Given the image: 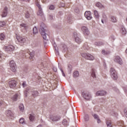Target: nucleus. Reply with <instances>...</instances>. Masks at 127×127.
<instances>
[{"mask_svg": "<svg viewBox=\"0 0 127 127\" xmlns=\"http://www.w3.org/2000/svg\"><path fill=\"white\" fill-rule=\"evenodd\" d=\"M81 56L86 60H91L93 61L95 59L94 56H92V55L88 53H82L81 54Z\"/></svg>", "mask_w": 127, "mask_h": 127, "instance_id": "obj_1", "label": "nucleus"}, {"mask_svg": "<svg viewBox=\"0 0 127 127\" xmlns=\"http://www.w3.org/2000/svg\"><path fill=\"white\" fill-rule=\"evenodd\" d=\"M6 116L7 117L11 118V117H13V113L10 110H8L6 113Z\"/></svg>", "mask_w": 127, "mask_h": 127, "instance_id": "obj_17", "label": "nucleus"}, {"mask_svg": "<svg viewBox=\"0 0 127 127\" xmlns=\"http://www.w3.org/2000/svg\"><path fill=\"white\" fill-rule=\"evenodd\" d=\"M5 25V22L4 21H0V27H2V26H4Z\"/></svg>", "mask_w": 127, "mask_h": 127, "instance_id": "obj_35", "label": "nucleus"}, {"mask_svg": "<svg viewBox=\"0 0 127 127\" xmlns=\"http://www.w3.org/2000/svg\"><path fill=\"white\" fill-rule=\"evenodd\" d=\"M53 70L55 72H57V68L56 67H53Z\"/></svg>", "mask_w": 127, "mask_h": 127, "instance_id": "obj_47", "label": "nucleus"}, {"mask_svg": "<svg viewBox=\"0 0 127 127\" xmlns=\"http://www.w3.org/2000/svg\"><path fill=\"white\" fill-rule=\"evenodd\" d=\"M126 53L127 54V49L126 50Z\"/></svg>", "mask_w": 127, "mask_h": 127, "instance_id": "obj_55", "label": "nucleus"}, {"mask_svg": "<svg viewBox=\"0 0 127 127\" xmlns=\"http://www.w3.org/2000/svg\"><path fill=\"white\" fill-rule=\"evenodd\" d=\"M19 123L21 124V125H25L26 124L25 120L23 118H21L19 119Z\"/></svg>", "mask_w": 127, "mask_h": 127, "instance_id": "obj_19", "label": "nucleus"}, {"mask_svg": "<svg viewBox=\"0 0 127 127\" xmlns=\"http://www.w3.org/2000/svg\"><path fill=\"white\" fill-rule=\"evenodd\" d=\"M110 74L112 78L114 79V80H117L118 79V74L115 68H111L110 69Z\"/></svg>", "mask_w": 127, "mask_h": 127, "instance_id": "obj_4", "label": "nucleus"}, {"mask_svg": "<svg viewBox=\"0 0 127 127\" xmlns=\"http://www.w3.org/2000/svg\"><path fill=\"white\" fill-rule=\"evenodd\" d=\"M73 67L72 66V65L69 64L67 65V70L69 72V73H71V72H72V69Z\"/></svg>", "mask_w": 127, "mask_h": 127, "instance_id": "obj_21", "label": "nucleus"}, {"mask_svg": "<svg viewBox=\"0 0 127 127\" xmlns=\"http://www.w3.org/2000/svg\"><path fill=\"white\" fill-rule=\"evenodd\" d=\"M9 86L11 89H14L16 87V81L14 80H11L9 81Z\"/></svg>", "mask_w": 127, "mask_h": 127, "instance_id": "obj_5", "label": "nucleus"}, {"mask_svg": "<svg viewBox=\"0 0 127 127\" xmlns=\"http://www.w3.org/2000/svg\"><path fill=\"white\" fill-rule=\"evenodd\" d=\"M61 71L62 72V73H63V75L65 77V73H64V71H63V69H62V68H61Z\"/></svg>", "mask_w": 127, "mask_h": 127, "instance_id": "obj_45", "label": "nucleus"}, {"mask_svg": "<svg viewBox=\"0 0 127 127\" xmlns=\"http://www.w3.org/2000/svg\"><path fill=\"white\" fill-rule=\"evenodd\" d=\"M20 26L22 28H24V29H27L28 27V26L26 24L22 23L20 25Z\"/></svg>", "mask_w": 127, "mask_h": 127, "instance_id": "obj_24", "label": "nucleus"}, {"mask_svg": "<svg viewBox=\"0 0 127 127\" xmlns=\"http://www.w3.org/2000/svg\"><path fill=\"white\" fill-rule=\"evenodd\" d=\"M31 93L33 97H37V96H38L39 93H38V91H37L33 90L31 91Z\"/></svg>", "mask_w": 127, "mask_h": 127, "instance_id": "obj_18", "label": "nucleus"}, {"mask_svg": "<svg viewBox=\"0 0 127 127\" xmlns=\"http://www.w3.org/2000/svg\"><path fill=\"white\" fill-rule=\"evenodd\" d=\"M3 49L5 50V51H13V50H14V47L11 45H10L8 46H5Z\"/></svg>", "mask_w": 127, "mask_h": 127, "instance_id": "obj_7", "label": "nucleus"}, {"mask_svg": "<svg viewBox=\"0 0 127 127\" xmlns=\"http://www.w3.org/2000/svg\"><path fill=\"white\" fill-rule=\"evenodd\" d=\"M42 31L41 32H45V29L43 28L41 29Z\"/></svg>", "mask_w": 127, "mask_h": 127, "instance_id": "obj_48", "label": "nucleus"}, {"mask_svg": "<svg viewBox=\"0 0 127 127\" xmlns=\"http://www.w3.org/2000/svg\"><path fill=\"white\" fill-rule=\"evenodd\" d=\"M107 16L105 14H103L102 16V19L101 20L102 23H104V22H106L107 21Z\"/></svg>", "mask_w": 127, "mask_h": 127, "instance_id": "obj_20", "label": "nucleus"}, {"mask_svg": "<svg viewBox=\"0 0 127 127\" xmlns=\"http://www.w3.org/2000/svg\"><path fill=\"white\" fill-rule=\"evenodd\" d=\"M33 57H30L29 58H30V59H32V58H33Z\"/></svg>", "mask_w": 127, "mask_h": 127, "instance_id": "obj_54", "label": "nucleus"}, {"mask_svg": "<svg viewBox=\"0 0 127 127\" xmlns=\"http://www.w3.org/2000/svg\"><path fill=\"white\" fill-rule=\"evenodd\" d=\"M7 14V7H5L4 8V9L3 10V12H2V14H1V16L2 17H5Z\"/></svg>", "mask_w": 127, "mask_h": 127, "instance_id": "obj_14", "label": "nucleus"}, {"mask_svg": "<svg viewBox=\"0 0 127 127\" xmlns=\"http://www.w3.org/2000/svg\"><path fill=\"white\" fill-rule=\"evenodd\" d=\"M84 35H89V33H88V34H87V32H85V33H84Z\"/></svg>", "mask_w": 127, "mask_h": 127, "instance_id": "obj_50", "label": "nucleus"}, {"mask_svg": "<svg viewBox=\"0 0 127 127\" xmlns=\"http://www.w3.org/2000/svg\"><path fill=\"white\" fill-rule=\"evenodd\" d=\"M1 58V54H0V59Z\"/></svg>", "mask_w": 127, "mask_h": 127, "instance_id": "obj_53", "label": "nucleus"}, {"mask_svg": "<svg viewBox=\"0 0 127 127\" xmlns=\"http://www.w3.org/2000/svg\"><path fill=\"white\" fill-rule=\"evenodd\" d=\"M19 109L21 112H23V111H24V106H23V104H20L19 106Z\"/></svg>", "mask_w": 127, "mask_h": 127, "instance_id": "obj_26", "label": "nucleus"}, {"mask_svg": "<svg viewBox=\"0 0 127 127\" xmlns=\"http://www.w3.org/2000/svg\"><path fill=\"white\" fill-rule=\"evenodd\" d=\"M63 125H64V126H67V125H68V121H67L66 119H64L63 121Z\"/></svg>", "mask_w": 127, "mask_h": 127, "instance_id": "obj_33", "label": "nucleus"}, {"mask_svg": "<svg viewBox=\"0 0 127 127\" xmlns=\"http://www.w3.org/2000/svg\"><path fill=\"white\" fill-rule=\"evenodd\" d=\"M25 17L26 18H29V13L26 12L25 13Z\"/></svg>", "mask_w": 127, "mask_h": 127, "instance_id": "obj_39", "label": "nucleus"}, {"mask_svg": "<svg viewBox=\"0 0 127 127\" xmlns=\"http://www.w3.org/2000/svg\"><path fill=\"white\" fill-rule=\"evenodd\" d=\"M102 53L103 54V55H108V54H110L111 52H110V51H106L105 50H103L102 51Z\"/></svg>", "mask_w": 127, "mask_h": 127, "instance_id": "obj_29", "label": "nucleus"}, {"mask_svg": "<svg viewBox=\"0 0 127 127\" xmlns=\"http://www.w3.org/2000/svg\"><path fill=\"white\" fill-rule=\"evenodd\" d=\"M62 6H64V5Z\"/></svg>", "mask_w": 127, "mask_h": 127, "instance_id": "obj_58", "label": "nucleus"}, {"mask_svg": "<svg viewBox=\"0 0 127 127\" xmlns=\"http://www.w3.org/2000/svg\"><path fill=\"white\" fill-rule=\"evenodd\" d=\"M95 45H97L98 46H100L101 45H104V44L102 42L95 43Z\"/></svg>", "mask_w": 127, "mask_h": 127, "instance_id": "obj_36", "label": "nucleus"}, {"mask_svg": "<svg viewBox=\"0 0 127 127\" xmlns=\"http://www.w3.org/2000/svg\"><path fill=\"white\" fill-rule=\"evenodd\" d=\"M5 38V36H4V34L3 33H1L0 35V39L1 40H3Z\"/></svg>", "mask_w": 127, "mask_h": 127, "instance_id": "obj_31", "label": "nucleus"}, {"mask_svg": "<svg viewBox=\"0 0 127 127\" xmlns=\"http://www.w3.org/2000/svg\"><path fill=\"white\" fill-rule=\"evenodd\" d=\"M30 55L31 57H33L34 56V54H33V53H30Z\"/></svg>", "mask_w": 127, "mask_h": 127, "instance_id": "obj_49", "label": "nucleus"}, {"mask_svg": "<svg viewBox=\"0 0 127 127\" xmlns=\"http://www.w3.org/2000/svg\"><path fill=\"white\" fill-rule=\"evenodd\" d=\"M73 77L74 78H77V77H79V72L78 71H75L73 72Z\"/></svg>", "mask_w": 127, "mask_h": 127, "instance_id": "obj_28", "label": "nucleus"}, {"mask_svg": "<svg viewBox=\"0 0 127 127\" xmlns=\"http://www.w3.org/2000/svg\"><path fill=\"white\" fill-rule=\"evenodd\" d=\"M49 19L52 20L53 19V15H50L49 17Z\"/></svg>", "mask_w": 127, "mask_h": 127, "instance_id": "obj_44", "label": "nucleus"}, {"mask_svg": "<svg viewBox=\"0 0 127 127\" xmlns=\"http://www.w3.org/2000/svg\"><path fill=\"white\" fill-rule=\"evenodd\" d=\"M111 21L112 22H117V18L115 16H112L111 17Z\"/></svg>", "mask_w": 127, "mask_h": 127, "instance_id": "obj_23", "label": "nucleus"}, {"mask_svg": "<svg viewBox=\"0 0 127 127\" xmlns=\"http://www.w3.org/2000/svg\"><path fill=\"white\" fill-rule=\"evenodd\" d=\"M37 6L39 8V11L37 12V14L38 15H40V16H42V15H43V12L42 11V8H41V5H40V4H39L38 3H37Z\"/></svg>", "mask_w": 127, "mask_h": 127, "instance_id": "obj_10", "label": "nucleus"}, {"mask_svg": "<svg viewBox=\"0 0 127 127\" xmlns=\"http://www.w3.org/2000/svg\"><path fill=\"white\" fill-rule=\"evenodd\" d=\"M41 34L45 40H46L47 39V37H48V35L46 34L45 32H41Z\"/></svg>", "mask_w": 127, "mask_h": 127, "instance_id": "obj_16", "label": "nucleus"}, {"mask_svg": "<svg viewBox=\"0 0 127 127\" xmlns=\"http://www.w3.org/2000/svg\"><path fill=\"white\" fill-rule=\"evenodd\" d=\"M22 85L23 88H24V87H25L26 86V82L25 81H24Z\"/></svg>", "mask_w": 127, "mask_h": 127, "instance_id": "obj_42", "label": "nucleus"}, {"mask_svg": "<svg viewBox=\"0 0 127 127\" xmlns=\"http://www.w3.org/2000/svg\"><path fill=\"white\" fill-rule=\"evenodd\" d=\"M53 122H57L58 121V118H56V117H54L53 119L52 120Z\"/></svg>", "mask_w": 127, "mask_h": 127, "instance_id": "obj_41", "label": "nucleus"}, {"mask_svg": "<svg viewBox=\"0 0 127 127\" xmlns=\"http://www.w3.org/2000/svg\"><path fill=\"white\" fill-rule=\"evenodd\" d=\"M121 32H126L127 30H126V28L123 27L121 30Z\"/></svg>", "mask_w": 127, "mask_h": 127, "instance_id": "obj_38", "label": "nucleus"}, {"mask_svg": "<svg viewBox=\"0 0 127 127\" xmlns=\"http://www.w3.org/2000/svg\"><path fill=\"white\" fill-rule=\"evenodd\" d=\"M91 76L93 78H96V70L95 69H92Z\"/></svg>", "mask_w": 127, "mask_h": 127, "instance_id": "obj_22", "label": "nucleus"}, {"mask_svg": "<svg viewBox=\"0 0 127 127\" xmlns=\"http://www.w3.org/2000/svg\"><path fill=\"white\" fill-rule=\"evenodd\" d=\"M35 119V117H34V115L33 114L30 115L29 119H30V121H31V122H33Z\"/></svg>", "mask_w": 127, "mask_h": 127, "instance_id": "obj_27", "label": "nucleus"}, {"mask_svg": "<svg viewBox=\"0 0 127 127\" xmlns=\"http://www.w3.org/2000/svg\"><path fill=\"white\" fill-rule=\"evenodd\" d=\"M16 38L17 41L19 42V43H21L22 44H23V43H24L26 41V39H25L24 37L19 36L17 34H16Z\"/></svg>", "mask_w": 127, "mask_h": 127, "instance_id": "obj_2", "label": "nucleus"}, {"mask_svg": "<svg viewBox=\"0 0 127 127\" xmlns=\"http://www.w3.org/2000/svg\"><path fill=\"white\" fill-rule=\"evenodd\" d=\"M115 62H116L117 63H118L120 65H122L123 64V60L121 59V57L120 56H117L115 57L114 59Z\"/></svg>", "mask_w": 127, "mask_h": 127, "instance_id": "obj_8", "label": "nucleus"}, {"mask_svg": "<svg viewBox=\"0 0 127 127\" xmlns=\"http://www.w3.org/2000/svg\"><path fill=\"white\" fill-rule=\"evenodd\" d=\"M96 5L97 7H104V6L100 2H97Z\"/></svg>", "mask_w": 127, "mask_h": 127, "instance_id": "obj_32", "label": "nucleus"}, {"mask_svg": "<svg viewBox=\"0 0 127 127\" xmlns=\"http://www.w3.org/2000/svg\"><path fill=\"white\" fill-rule=\"evenodd\" d=\"M56 51H58V48H57L56 47H55Z\"/></svg>", "mask_w": 127, "mask_h": 127, "instance_id": "obj_51", "label": "nucleus"}, {"mask_svg": "<svg viewBox=\"0 0 127 127\" xmlns=\"http://www.w3.org/2000/svg\"><path fill=\"white\" fill-rule=\"evenodd\" d=\"M74 37H75V42L76 43H78V44H80L81 42H82V40L79 38V37L77 36V33L75 32L74 33Z\"/></svg>", "mask_w": 127, "mask_h": 127, "instance_id": "obj_13", "label": "nucleus"}, {"mask_svg": "<svg viewBox=\"0 0 127 127\" xmlns=\"http://www.w3.org/2000/svg\"><path fill=\"white\" fill-rule=\"evenodd\" d=\"M76 12H79V10H77V11H76Z\"/></svg>", "mask_w": 127, "mask_h": 127, "instance_id": "obj_56", "label": "nucleus"}, {"mask_svg": "<svg viewBox=\"0 0 127 127\" xmlns=\"http://www.w3.org/2000/svg\"><path fill=\"white\" fill-rule=\"evenodd\" d=\"M55 8V7L53 5H51L49 7V9H51L52 10H53Z\"/></svg>", "mask_w": 127, "mask_h": 127, "instance_id": "obj_37", "label": "nucleus"}, {"mask_svg": "<svg viewBox=\"0 0 127 127\" xmlns=\"http://www.w3.org/2000/svg\"><path fill=\"white\" fill-rule=\"evenodd\" d=\"M9 66L10 69L12 72H16V64L14 62V61L12 60L9 62Z\"/></svg>", "mask_w": 127, "mask_h": 127, "instance_id": "obj_3", "label": "nucleus"}, {"mask_svg": "<svg viewBox=\"0 0 127 127\" xmlns=\"http://www.w3.org/2000/svg\"><path fill=\"white\" fill-rule=\"evenodd\" d=\"M29 90H26V91H25V92H24V94H25V97H27V93H28V92H29Z\"/></svg>", "mask_w": 127, "mask_h": 127, "instance_id": "obj_43", "label": "nucleus"}, {"mask_svg": "<svg viewBox=\"0 0 127 127\" xmlns=\"http://www.w3.org/2000/svg\"><path fill=\"white\" fill-rule=\"evenodd\" d=\"M96 96H106L107 95V91L104 90H100L96 92Z\"/></svg>", "mask_w": 127, "mask_h": 127, "instance_id": "obj_9", "label": "nucleus"}, {"mask_svg": "<svg viewBox=\"0 0 127 127\" xmlns=\"http://www.w3.org/2000/svg\"><path fill=\"white\" fill-rule=\"evenodd\" d=\"M84 16L87 18V19H88V20H90V19L93 18V17H92V14H91V12L90 11H85Z\"/></svg>", "mask_w": 127, "mask_h": 127, "instance_id": "obj_6", "label": "nucleus"}, {"mask_svg": "<svg viewBox=\"0 0 127 127\" xmlns=\"http://www.w3.org/2000/svg\"><path fill=\"white\" fill-rule=\"evenodd\" d=\"M33 32H37V28H36V27L33 28Z\"/></svg>", "mask_w": 127, "mask_h": 127, "instance_id": "obj_40", "label": "nucleus"}, {"mask_svg": "<svg viewBox=\"0 0 127 127\" xmlns=\"http://www.w3.org/2000/svg\"><path fill=\"white\" fill-rule=\"evenodd\" d=\"M26 0V1H29V0Z\"/></svg>", "mask_w": 127, "mask_h": 127, "instance_id": "obj_52", "label": "nucleus"}, {"mask_svg": "<svg viewBox=\"0 0 127 127\" xmlns=\"http://www.w3.org/2000/svg\"><path fill=\"white\" fill-rule=\"evenodd\" d=\"M3 104H4V102L2 101H0V106H1V105H3Z\"/></svg>", "mask_w": 127, "mask_h": 127, "instance_id": "obj_46", "label": "nucleus"}, {"mask_svg": "<svg viewBox=\"0 0 127 127\" xmlns=\"http://www.w3.org/2000/svg\"><path fill=\"white\" fill-rule=\"evenodd\" d=\"M107 127H112V122L110 120H107Z\"/></svg>", "mask_w": 127, "mask_h": 127, "instance_id": "obj_30", "label": "nucleus"}, {"mask_svg": "<svg viewBox=\"0 0 127 127\" xmlns=\"http://www.w3.org/2000/svg\"><path fill=\"white\" fill-rule=\"evenodd\" d=\"M94 15L96 17V18H99V13L97 10L94 11Z\"/></svg>", "mask_w": 127, "mask_h": 127, "instance_id": "obj_34", "label": "nucleus"}, {"mask_svg": "<svg viewBox=\"0 0 127 127\" xmlns=\"http://www.w3.org/2000/svg\"><path fill=\"white\" fill-rule=\"evenodd\" d=\"M20 97L18 96V94H15L12 97V100L13 101V102H15L17 101L18 99H19Z\"/></svg>", "mask_w": 127, "mask_h": 127, "instance_id": "obj_15", "label": "nucleus"}, {"mask_svg": "<svg viewBox=\"0 0 127 127\" xmlns=\"http://www.w3.org/2000/svg\"><path fill=\"white\" fill-rule=\"evenodd\" d=\"M34 34H36V32L33 33Z\"/></svg>", "mask_w": 127, "mask_h": 127, "instance_id": "obj_57", "label": "nucleus"}, {"mask_svg": "<svg viewBox=\"0 0 127 127\" xmlns=\"http://www.w3.org/2000/svg\"><path fill=\"white\" fill-rule=\"evenodd\" d=\"M82 95L83 98L85 99V100L89 101V100L91 99V95L89 93H85V92H82Z\"/></svg>", "mask_w": 127, "mask_h": 127, "instance_id": "obj_11", "label": "nucleus"}, {"mask_svg": "<svg viewBox=\"0 0 127 127\" xmlns=\"http://www.w3.org/2000/svg\"><path fill=\"white\" fill-rule=\"evenodd\" d=\"M81 30H82V31H83V32H88V31H89L88 30V28H87V27L86 26L82 27Z\"/></svg>", "mask_w": 127, "mask_h": 127, "instance_id": "obj_25", "label": "nucleus"}, {"mask_svg": "<svg viewBox=\"0 0 127 127\" xmlns=\"http://www.w3.org/2000/svg\"><path fill=\"white\" fill-rule=\"evenodd\" d=\"M92 117H93L94 119L95 120H97V123L100 124L101 123V119H100V117H99V115L96 114H93L92 115Z\"/></svg>", "mask_w": 127, "mask_h": 127, "instance_id": "obj_12", "label": "nucleus"}]
</instances>
